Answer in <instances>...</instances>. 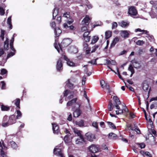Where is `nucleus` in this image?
Returning a JSON list of instances; mask_svg holds the SVG:
<instances>
[{"mask_svg": "<svg viewBox=\"0 0 157 157\" xmlns=\"http://www.w3.org/2000/svg\"><path fill=\"white\" fill-rule=\"evenodd\" d=\"M58 41L56 40H55V42L54 44V46L55 48L56 49L59 53H60V50L62 51V48L66 47L68 46L71 43V41L69 38H65L63 39L60 44L59 43H58Z\"/></svg>", "mask_w": 157, "mask_h": 157, "instance_id": "1", "label": "nucleus"}, {"mask_svg": "<svg viewBox=\"0 0 157 157\" xmlns=\"http://www.w3.org/2000/svg\"><path fill=\"white\" fill-rule=\"evenodd\" d=\"M16 119L15 116L14 115H11L9 117L6 115L3 118L2 126L6 127L14 124L16 122Z\"/></svg>", "mask_w": 157, "mask_h": 157, "instance_id": "2", "label": "nucleus"}, {"mask_svg": "<svg viewBox=\"0 0 157 157\" xmlns=\"http://www.w3.org/2000/svg\"><path fill=\"white\" fill-rule=\"evenodd\" d=\"M99 146L98 145L91 144L88 148L89 151L93 153H95L98 151L99 150Z\"/></svg>", "mask_w": 157, "mask_h": 157, "instance_id": "3", "label": "nucleus"}, {"mask_svg": "<svg viewBox=\"0 0 157 157\" xmlns=\"http://www.w3.org/2000/svg\"><path fill=\"white\" fill-rule=\"evenodd\" d=\"M75 144L80 145H82L84 144H86V140L83 136L82 137H79L75 140Z\"/></svg>", "mask_w": 157, "mask_h": 157, "instance_id": "4", "label": "nucleus"}, {"mask_svg": "<svg viewBox=\"0 0 157 157\" xmlns=\"http://www.w3.org/2000/svg\"><path fill=\"white\" fill-rule=\"evenodd\" d=\"M56 68L57 71L59 72H61L63 70V63L60 59H59L57 62Z\"/></svg>", "mask_w": 157, "mask_h": 157, "instance_id": "5", "label": "nucleus"}, {"mask_svg": "<svg viewBox=\"0 0 157 157\" xmlns=\"http://www.w3.org/2000/svg\"><path fill=\"white\" fill-rule=\"evenodd\" d=\"M90 31H86L84 32L83 34V39L85 42H89L90 38V36H89Z\"/></svg>", "mask_w": 157, "mask_h": 157, "instance_id": "6", "label": "nucleus"}, {"mask_svg": "<svg viewBox=\"0 0 157 157\" xmlns=\"http://www.w3.org/2000/svg\"><path fill=\"white\" fill-rule=\"evenodd\" d=\"M91 18H90L88 15H86L85 17L83 19L82 23V25H85L88 26L89 23L90 22Z\"/></svg>", "mask_w": 157, "mask_h": 157, "instance_id": "7", "label": "nucleus"}, {"mask_svg": "<svg viewBox=\"0 0 157 157\" xmlns=\"http://www.w3.org/2000/svg\"><path fill=\"white\" fill-rule=\"evenodd\" d=\"M128 13L131 15L135 16L136 15L137 12L135 7L131 6L129 9Z\"/></svg>", "mask_w": 157, "mask_h": 157, "instance_id": "8", "label": "nucleus"}, {"mask_svg": "<svg viewBox=\"0 0 157 157\" xmlns=\"http://www.w3.org/2000/svg\"><path fill=\"white\" fill-rule=\"evenodd\" d=\"M86 136L87 139L90 141H92L93 139L95 138L94 135L89 132L86 134Z\"/></svg>", "mask_w": 157, "mask_h": 157, "instance_id": "9", "label": "nucleus"}, {"mask_svg": "<svg viewBox=\"0 0 157 157\" xmlns=\"http://www.w3.org/2000/svg\"><path fill=\"white\" fill-rule=\"evenodd\" d=\"M52 130L54 134H58L60 132L59 127L58 125L55 124H52Z\"/></svg>", "mask_w": 157, "mask_h": 157, "instance_id": "10", "label": "nucleus"}, {"mask_svg": "<svg viewBox=\"0 0 157 157\" xmlns=\"http://www.w3.org/2000/svg\"><path fill=\"white\" fill-rule=\"evenodd\" d=\"M113 99L115 102V107L117 109H119V105L121 104L120 100L117 96H114Z\"/></svg>", "mask_w": 157, "mask_h": 157, "instance_id": "11", "label": "nucleus"}, {"mask_svg": "<svg viewBox=\"0 0 157 157\" xmlns=\"http://www.w3.org/2000/svg\"><path fill=\"white\" fill-rule=\"evenodd\" d=\"M129 32V31L127 30H122L121 32V35L124 39H126L128 37Z\"/></svg>", "mask_w": 157, "mask_h": 157, "instance_id": "12", "label": "nucleus"}, {"mask_svg": "<svg viewBox=\"0 0 157 157\" xmlns=\"http://www.w3.org/2000/svg\"><path fill=\"white\" fill-rule=\"evenodd\" d=\"M82 112V111L79 108H77L73 112V116L75 117H78L80 115Z\"/></svg>", "mask_w": 157, "mask_h": 157, "instance_id": "13", "label": "nucleus"}, {"mask_svg": "<svg viewBox=\"0 0 157 157\" xmlns=\"http://www.w3.org/2000/svg\"><path fill=\"white\" fill-rule=\"evenodd\" d=\"M119 40V38L117 37H115L113 40L112 43L111 44L110 48L113 47L116 44Z\"/></svg>", "mask_w": 157, "mask_h": 157, "instance_id": "14", "label": "nucleus"}, {"mask_svg": "<svg viewBox=\"0 0 157 157\" xmlns=\"http://www.w3.org/2000/svg\"><path fill=\"white\" fill-rule=\"evenodd\" d=\"M66 86L70 89H72L74 88V85L70 82V79H68L66 82Z\"/></svg>", "mask_w": 157, "mask_h": 157, "instance_id": "15", "label": "nucleus"}, {"mask_svg": "<svg viewBox=\"0 0 157 157\" xmlns=\"http://www.w3.org/2000/svg\"><path fill=\"white\" fill-rule=\"evenodd\" d=\"M77 98H73L71 100L68 101L67 104V106H72L74 104L76 103V101L77 100Z\"/></svg>", "mask_w": 157, "mask_h": 157, "instance_id": "16", "label": "nucleus"}, {"mask_svg": "<svg viewBox=\"0 0 157 157\" xmlns=\"http://www.w3.org/2000/svg\"><path fill=\"white\" fill-rule=\"evenodd\" d=\"M54 154L55 155L58 156L60 153L62 152L61 148H55L54 149Z\"/></svg>", "mask_w": 157, "mask_h": 157, "instance_id": "17", "label": "nucleus"}, {"mask_svg": "<svg viewBox=\"0 0 157 157\" xmlns=\"http://www.w3.org/2000/svg\"><path fill=\"white\" fill-rule=\"evenodd\" d=\"M1 110L2 111H8L10 109V107L9 106L5 105L3 104L1 105Z\"/></svg>", "mask_w": 157, "mask_h": 157, "instance_id": "18", "label": "nucleus"}, {"mask_svg": "<svg viewBox=\"0 0 157 157\" xmlns=\"http://www.w3.org/2000/svg\"><path fill=\"white\" fill-rule=\"evenodd\" d=\"M55 33L56 36L58 37L62 33L61 30L59 28H56L55 29Z\"/></svg>", "mask_w": 157, "mask_h": 157, "instance_id": "19", "label": "nucleus"}, {"mask_svg": "<svg viewBox=\"0 0 157 157\" xmlns=\"http://www.w3.org/2000/svg\"><path fill=\"white\" fill-rule=\"evenodd\" d=\"M14 41V36H13V37L12 38L11 40L10 41V48L14 52H15L16 51L14 48H13V43Z\"/></svg>", "mask_w": 157, "mask_h": 157, "instance_id": "20", "label": "nucleus"}, {"mask_svg": "<svg viewBox=\"0 0 157 157\" xmlns=\"http://www.w3.org/2000/svg\"><path fill=\"white\" fill-rule=\"evenodd\" d=\"M63 26L64 28L65 29H67L68 28H69V29L71 30H75V27L72 25H68L66 23H64L63 24Z\"/></svg>", "mask_w": 157, "mask_h": 157, "instance_id": "21", "label": "nucleus"}, {"mask_svg": "<svg viewBox=\"0 0 157 157\" xmlns=\"http://www.w3.org/2000/svg\"><path fill=\"white\" fill-rule=\"evenodd\" d=\"M99 39V37L98 36H93L91 44H94L97 42Z\"/></svg>", "mask_w": 157, "mask_h": 157, "instance_id": "22", "label": "nucleus"}, {"mask_svg": "<svg viewBox=\"0 0 157 157\" xmlns=\"http://www.w3.org/2000/svg\"><path fill=\"white\" fill-rule=\"evenodd\" d=\"M71 135V134H70L69 135L67 134L65 136L64 138V140L66 143L68 144L70 142V139L69 136Z\"/></svg>", "mask_w": 157, "mask_h": 157, "instance_id": "23", "label": "nucleus"}, {"mask_svg": "<svg viewBox=\"0 0 157 157\" xmlns=\"http://www.w3.org/2000/svg\"><path fill=\"white\" fill-rule=\"evenodd\" d=\"M15 105L16 106L17 108L18 109H19L20 108V99L19 98H17L16 100L13 101Z\"/></svg>", "mask_w": 157, "mask_h": 157, "instance_id": "24", "label": "nucleus"}, {"mask_svg": "<svg viewBox=\"0 0 157 157\" xmlns=\"http://www.w3.org/2000/svg\"><path fill=\"white\" fill-rule=\"evenodd\" d=\"M114 105L113 104L111 101H109V104L108 106V109L109 111H112L114 108Z\"/></svg>", "mask_w": 157, "mask_h": 157, "instance_id": "25", "label": "nucleus"}, {"mask_svg": "<svg viewBox=\"0 0 157 157\" xmlns=\"http://www.w3.org/2000/svg\"><path fill=\"white\" fill-rule=\"evenodd\" d=\"M119 25L122 27L126 28L129 25V23H127L125 21H122L119 23Z\"/></svg>", "mask_w": 157, "mask_h": 157, "instance_id": "26", "label": "nucleus"}, {"mask_svg": "<svg viewBox=\"0 0 157 157\" xmlns=\"http://www.w3.org/2000/svg\"><path fill=\"white\" fill-rule=\"evenodd\" d=\"M84 120H81L79 121H76L75 124L80 127H82L84 126Z\"/></svg>", "mask_w": 157, "mask_h": 157, "instance_id": "27", "label": "nucleus"}, {"mask_svg": "<svg viewBox=\"0 0 157 157\" xmlns=\"http://www.w3.org/2000/svg\"><path fill=\"white\" fill-rule=\"evenodd\" d=\"M10 143L11 147L13 149H16L17 148V145L15 142L12 141L10 142Z\"/></svg>", "mask_w": 157, "mask_h": 157, "instance_id": "28", "label": "nucleus"}, {"mask_svg": "<svg viewBox=\"0 0 157 157\" xmlns=\"http://www.w3.org/2000/svg\"><path fill=\"white\" fill-rule=\"evenodd\" d=\"M59 53L62 55V56H63V59L67 61V62L70 60L66 56L65 52H63V51H60V53Z\"/></svg>", "mask_w": 157, "mask_h": 157, "instance_id": "29", "label": "nucleus"}, {"mask_svg": "<svg viewBox=\"0 0 157 157\" xmlns=\"http://www.w3.org/2000/svg\"><path fill=\"white\" fill-rule=\"evenodd\" d=\"M112 32L111 31H108L105 32V39L106 40L108 39L111 37Z\"/></svg>", "mask_w": 157, "mask_h": 157, "instance_id": "30", "label": "nucleus"}, {"mask_svg": "<svg viewBox=\"0 0 157 157\" xmlns=\"http://www.w3.org/2000/svg\"><path fill=\"white\" fill-rule=\"evenodd\" d=\"M69 50L71 52L73 53H76L78 52L77 48L74 46H71L70 47Z\"/></svg>", "mask_w": 157, "mask_h": 157, "instance_id": "31", "label": "nucleus"}, {"mask_svg": "<svg viewBox=\"0 0 157 157\" xmlns=\"http://www.w3.org/2000/svg\"><path fill=\"white\" fill-rule=\"evenodd\" d=\"M132 63L133 64L134 67L135 68H137L140 67V63H139L137 61L135 60L132 61Z\"/></svg>", "mask_w": 157, "mask_h": 157, "instance_id": "32", "label": "nucleus"}, {"mask_svg": "<svg viewBox=\"0 0 157 157\" xmlns=\"http://www.w3.org/2000/svg\"><path fill=\"white\" fill-rule=\"evenodd\" d=\"M7 20V23L8 25L9 26V28L10 29H11L12 28V25L11 23V17L10 16L9 17Z\"/></svg>", "mask_w": 157, "mask_h": 157, "instance_id": "33", "label": "nucleus"}, {"mask_svg": "<svg viewBox=\"0 0 157 157\" xmlns=\"http://www.w3.org/2000/svg\"><path fill=\"white\" fill-rule=\"evenodd\" d=\"M107 123L110 128H112L113 129H116V126L112 122L109 121L107 122Z\"/></svg>", "mask_w": 157, "mask_h": 157, "instance_id": "34", "label": "nucleus"}, {"mask_svg": "<svg viewBox=\"0 0 157 157\" xmlns=\"http://www.w3.org/2000/svg\"><path fill=\"white\" fill-rule=\"evenodd\" d=\"M74 132L75 133L77 134V136L79 137L83 136L81 133V131L79 130H78L77 129H75L74 130Z\"/></svg>", "mask_w": 157, "mask_h": 157, "instance_id": "35", "label": "nucleus"}, {"mask_svg": "<svg viewBox=\"0 0 157 157\" xmlns=\"http://www.w3.org/2000/svg\"><path fill=\"white\" fill-rule=\"evenodd\" d=\"M9 41L8 39L7 40L4 42V48L5 50H7L9 49Z\"/></svg>", "mask_w": 157, "mask_h": 157, "instance_id": "36", "label": "nucleus"}, {"mask_svg": "<svg viewBox=\"0 0 157 157\" xmlns=\"http://www.w3.org/2000/svg\"><path fill=\"white\" fill-rule=\"evenodd\" d=\"M150 3L154 7V8H155L156 10H157V2L151 1L150 2Z\"/></svg>", "mask_w": 157, "mask_h": 157, "instance_id": "37", "label": "nucleus"}, {"mask_svg": "<svg viewBox=\"0 0 157 157\" xmlns=\"http://www.w3.org/2000/svg\"><path fill=\"white\" fill-rule=\"evenodd\" d=\"M89 28V27L88 26H84L82 27L81 29V31L82 32H83L85 31H88Z\"/></svg>", "mask_w": 157, "mask_h": 157, "instance_id": "38", "label": "nucleus"}, {"mask_svg": "<svg viewBox=\"0 0 157 157\" xmlns=\"http://www.w3.org/2000/svg\"><path fill=\"white\" fill-rule=\"evenodd\" d=\"M150 108L151 109L153 108L156 109L157 108V103L155 102H153V104L151 105Z\"/></svg>", "mask_w": 157, "mask_h": 157, "instance_id": "39", "label": "nucleus"}, {"mask_svg": "<svg viewBox=\"0 0 157 157\" xmlns=\"http://www.w3.org/2000/svg\"><path fill=\"white\" fill-rule=\"evenodd\" d=\"M135 32H144V33H145L147 34L148 33V32L146 30H141V29H140V28H138V29H136L135 30Z\"/></svg>", "mask_w": 157, "mask_h": 157, "instance_id": "40", "label": "nucleus"}, {"mask_svg": "<svg viewBox=\"0 0 157 157\" xmlns=\"http://www.w3.org/2000/svg\"><path fill=\"white\" fill-rule=\"evenodd\" d=\"M7 71L5 69L3 68L1 70V72L0 74L2 75H4L5 74H7Z\"/></svg>", "mask_w": 157, "mask_h": 157, "instance_id": "41", "label": "nucleus"}, {"mask_svg": "<svg viewBox=\"0 0 157 157\" xmlns=\"http://www.w3.org/2000/svg\"><path fill=\"white\" fill-rule=\"evenodd\" d=\"M99 45H95L94 47H92L93 50H92L91 52V53H93L95 52L97 49L99 48Z\"/></svg>", "mask_w": 157, "mask_h": 157, "instance_id": "42", "label": "nucleus"}, {"mask_svg": "<svg viewBox=\"0 0 157 157\" xmlns=\"http://www.w3.org/2000/svg\"><path fill=\"white\" fill-rule=\"evenodd\" d=\"M17 115L16 116V119H19L20 117H21L22 115L21 113V111L19 110H17Z\"/></svg>", "mask_w": 157, "mask_h": 157, "instance_id": "43", "label": "nucleus"}, {"mask_svg": "<svg viewBox=\"0 0 157 157\" xmlns=\"http://www.w3.org/2000/svg\"><path fill=\"white\" fill-rule=\"evenodd\" d=\"M67 65L69 66L73 67L75 66V63L69 60L67 62Z\"/></svg>", "mask_w": 157, "mask_h": 157, "instance_id": "44", "label": "nucleus"}, {"mask_svg": "<svg viewBox=\"0 0 157 157\" xmlns=\"http://www.w3.org/2000/svg\"><path fill=\"white\" fill-rule=\"evenodd\" d=\"M144 43V42L143 40H138L136 42V44L139 45H142Z\"/></svg>", "mask_w": 157, "mask_h": 157, "instance_id": "45", "label": "nucleus"}, {"mask_svg": "<svg viewBox=\"0 0 157 157\" xmlns=\"http://www.w3.org/2000/svg\"><path fill=\"white\" fill-rule=\"evenodd\" d=\"M127 127L129 130H133L134 128L133 127L132 124H128L127 125Z\"/></svg>", "mask_w": 157, "mask_h": 157, "instance_id": "46", "label": "nucleus"}, {"mask_svg": "<svg viewBox=\"0 0 157 157\" xmlns=\"http://www.w3.org/2000/svg\"><path fill=\"white\" fill-rule=\"evenodd\" d=\"M100 85L101 87L102 88H103L105 87V85L106 83L105 82L104 80H101L100 81Z\"/></svg>", "mask_w": 157, "mask_h": 157, "instance_id": "47", "label": "nucleus"}, {"mask_svg": "<svg viewBox=\"0 0 157 157\" xmlns=\"http://www.w3.org/2000/svg\"><path fill=\"white\" fill-rule=\"evenodd\" d=\"M86 42H84L83 44V49L84 50H86L88 48V45L86 43Z\"/></svg>", "mask_w": 157, "mask_h": 157, "instance_id": "48", "label": "nucleus"}, {"mask_svg": "<svg viewBox=\"0 0 157 157\" xmlns=\"http://www.w3.org/2000/svg\"><path fill=\"white\" fill-rule=\"evenodd\" d=\"M4 35H5V31L4 30H2L1 31V34L0 35V37L2 40H4Z\"/></svg>", "mask_w": 157, "mask_h": 157, "instance_id": "49", "label": "nucleus"}, {"mask_svg": "<svg viewBox=\"0 0 157 157\" xmlns=\"http://www.w3.org/2000/svg\"><path fill=\"white\" fill-rule=\"evenodd\" d=\"M117 26V24L116 22H113L112 24V29L116 28Z\"/></svg>", "mask_w": 157, "mask_h": 157, "instance_id": "50", "label": "nucleus"}, {"mask_svg": "<svg viewBox=\"0 0 157 157\" xmlns=\"http://www.w3.org/2000/svg\"><path fill=\"white\" fill-rule=\"evenodd\" d=\"M97 59H92L91 61L88 62L89 63H91L93 65H97Z\"/></svg>", "mask_w": 157, "mask_h": 157, "instance_id": "51", "label": "nucleus"}, {"mask_svg": "<svg viewBox=\"0 0 157 157\" xmlns=\"http://www.w3.org/2000/svg\"><path fill=\"white\" fill-rule=\"evenodd\" d=\"M0 154L2 157H6V153L4 152V151L2 149L0 151Z\"/></svg>", "mask_w": 157, "mask_h": 157, "instance_id": "52", "label": "nucleus"}, {"mask_svg": "<svg viewBox=\"0 0 157 157\" xmlns=\"http://www.w3.org/2000/svg\"><path fill=\"white\" fill-rule=\"evenodd\" d=\"M1 83L2 84V87L1 88L3 90H5L6 89V83L5 82L3 81H2L1 82Z\"/></svg>", "mask_w": 157, "mask_h": 157, "instance_id": "53", "label": "nucleus"}, {"mask_svg": "<svg viewBox=\"0 0 157 157\" xmlns=\"http://www.w3.org/2000/svg\"><path fill=\"white\" fill-rule=\"evenodd\" d=\"M70 90H66L63 92V96H67L70 92Z\"/></svg>", "mask_w": 157, "mask_h": 157, "instance_id": "54", "label": "nucleus"}, {"mask_svg": "<svg viewBox=\"0 0 157 157\" xmlns=\"http://www.w3.org/2000/svg\"><path fill=\"white\" fill-rule=\"evenodd\" d=\"M128 70L130 71L132 74H134L135 72L134 69L133 67L131 65H130L128 67Z\"/></svg>", "mask_w": 157, "mask_h": 157, "instance_id": "55", "label": "nucleus"}, {"mask_svg": "<svg viewBox=\"0 0 157 157\" xmlns=\"http://www.w3.org/2000/svg\"><path fill=\"white\" fill-rule=\"evenodd\" d=\"M5 10L2 7H0V14L1 15H3L5 14Z\"/></svg>", "mask_w": 157, "mask_h": 157, "instance_id": "56", "label": "nucleus"}, {"mask_svg": "<svg viewBox=\"0 0 157 157\" xmlns=\"http://www.w3.org/2000/svg\"><path fill=\"white\" fill-rule=\"evenodd\" d=\"M64 17H66L67 18H69L70 17V13L68 12H66L65 13H64L63 14Z\"/></svg>", "mask_w": 157, "mask_h": 157, "instance_id": "57", "label": "nucleus"}, {"mask_svg": "<svg viewBox=\"0 0 157 157\" xmlns=\"http://www.w3.org/2000/svg\"><path fill=\"white\" fill-rule=\"evenodd\" d=\"M68 116L67 118V120L69 121H71L72 120V114L71 113H68Z\"/></svg>", "mask_w": 157, "mask_h": 157, "instance_id": "58", "label": "nucleus"}, {"mask_svg": "<svg viewBox=\"0 0 157 157\" xmlns=\"http://www.w3.org/2000/svg\"><path fill=\"white\" fill-rule=\"evenodd\" d=\"M50 25L53 28L55 29L56 28V24L55 22L53 21L52 22L50 23Z\"/></svg>", "mask_w": 157, "mask_h": 157, "instance_id": "59", "label": "nucleus"}, {"mask_svg": "<svg viewBox=\"0 0 157 157\" xmlns=\"http://www.w3.org/2000/svg\"><path fill=\"white\" fill-rule=\"evenodd\" d=\"M14 54L15 53H14L13 52H10L9 54H8L7 56V59H8L10 57L13 56L14 55Z\"/></svg>", "mask_w": 157, "mask_h": 157, "instance_id": "60", "label": "nucleus"}, {"mask_svg": "<svg viewBox=\"0 0 157 157\" xmlns=\"http://www.w3.org/2000/svg\"><path fill=\"white\" fill-rule=\"evenodd\" d=\"M105 87L106 89L108 90L109 93L110 92V86L108 83H106L105 85Z\"/></svg>", "mask_w": 157, "mask_h": 157, "instance_id": "61", "label": "nucleus"}, {"mask_svg": "<svg viewBox=\"0 0 157 157\" xmlns=\"http://www.w3.org/2000/svg\"><path fill=\"white\" fill-rule=\"evenodd\" d=\"M102 149L103 150H108V148L107 146L105 144H103L101 146Z\"/></svg>", "mask_w": 157, "mask_h": 157, "instance_id": "62", "label": "nucleus"}, {"mask_svg": "<svg viewBox=\"0 0 157 157\" xmlns=\"http://www.w3.org/2000/svg\"><path fill=\"white\" fill-rule=\"evenodd\" d=\"M126 87L128 88L130 90L134 92V88L129 85H126Z\"/></svg>", "mask_w": 157, "mask_h": 157, "instance_id": "63", "label": "nucleus"}, {"mask_svg": "<svg viewBox=\"0 0 157 157\" xmlns=\"http://www.w3.org/2000/svg\"><path fill=\"white\" fill-rule=\"evenodd\" d=\"M151 132L155 136H157L156 132L154 129H151Z\"/></svg>", "mask_w": 157, "mask_h": 157, "instance_id": "64", "label": "nucleus"}]
</instances>
